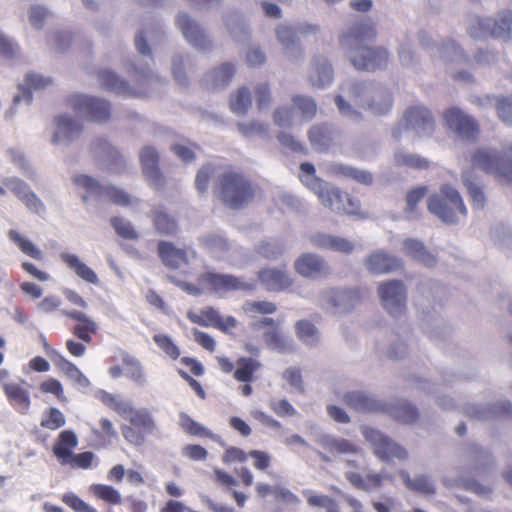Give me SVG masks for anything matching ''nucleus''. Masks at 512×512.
I'll list each match as a JSON object with an SVG mask.
<instances>
[{
    "instance_id": "obj_46",
    "label": "nucleus",
    "mask_w": 512,
    "mask_h": 512,
    "mask_svg": "<svg viewBox=\"0 0 512 512\" xmlns=\"http://www.w3.org/2000/svg\"><path fill=\"white\" fill-rule=\"evenodd\" d=\"M4 392L11 404L21 413L30 406V397L26 390L16 383L4 384Z\"/></svg>"
},
{
    "instance_id": "obj_33",
    "label": "nucleus",
    "mask_w": 512,
    "mask_h": 512,
    "mask_svg": "<svg viewBox=\"0 0 512 512\" xmlns=\"http://www.w3.org/2000/svg\"><path fill=\"white\" fill-rule=\"evenodd\" d=\"M200 243L214 257L219 259H230L234 251L231 243L220 234L210 233L204 235L200 238Z\"/></svg>"
},
{
    "instance_id": "obj_26",
    "label": "nucleus",
    "mask_w": 512,
    "mask_h": 512,
    "mask_svg": "<svg viewBox=\"0 0 512 512\" xmlns=\"http://www.w3.org/2000/svg\"><path fill=\"white\" fill-rule=\"evenodd\" d=\"M366 269L376 275L391 273L402 267L399 258L387 253L384 250L375 251L369 254L364 261Z\"/></svg>"
},
{
    "instance_id": "obj_54",
    "label": "nucleus",
    "mask_w": 512,
    "mask_h": 512,
    "mask_svg": "<svg viewBox=\"0 0 512 512\" xmlns=\"http://www.w3.org/2000/svg\"><path fill=\"white\" fill-rule=\"evenodd\" d=\"M128 421L132 426L141 430L146 435L152 433L155 428L153 417L146 408H137Z\"/></svg>"
},
{
    "instance_id": "obj_61",
    "label": "nucleus",
    "mask_w": 512,
    "mask_h": 512,
    "mask_svg": "<svg viewBox=\"0 0 512 512\" xmlns=\"http://www.w3.org/2000/svg\"><path fill=\"white\" fill-rule=\"evenodd\" d=\"M260 364L252 358H241L237 362L235 378L239 381L248 382L251 380L253 373L259 368Z\"/></svg>"
},
{
    "instance_id": "obj_17",
    "label": "nucleus",
    "mask_w": 512,
    "mask_h": 512,
    "mask_svg": "<svg viewBox=\"0 0 512 512\" xmlns=\"http://www.w3.org/2000/svg\"><path fill=\"white\" fill-rule=\"evenodd\" d=\"M202 287L207 288L219 295L228 292L252 290L254 285L244 281L241 278L230 274H220L215 272H205L199 278Z\"/></svg>"
},
{
    "instance_id": "obj_58",
    "label": "nucleus",
    "mask_w": 512,
    "mask_h": 512,
    "mask_svg": "<svg viewBox=\"0 0 512 512\" xmlns=\"http://www.w3.org/2000/svg\"><path fill=\"white\" fill-rule=\"evenodd\" d=\"M273 122L276 126L281 128H290L298 124V119L295 115V108L293 106L278 107L273 113Z\"/></svg>"
},
{
    "instance_id": "obj_3",
    "label": "nucleus",
    "mask_w": 512,
    "mask_h": 512,
    "mask_svg": "<svg viewBox=\"0 0 512 512\" xmlns=\"http://www.w3.org/2000/svg\"><path fill=\"white\" fill-rule=\"evenodd\" d=\"M219 194L227 207L240 209L253 200L254 188L242 174L228 171L219 180Z\"/></svg>"
},
{
    "instance_id": "obj_7",
    "label": "nucleus",
    "mask_w": 512,
    "mask_h": 512,
    "mask_svg": "<svg viewBox=\"0 0 512 512\" xmlns=\"http://www.w3.org/2000/svg\"><path fill=\"white\" fill-rule=\"evenodd\" d=\"M300 170L302 183L317 195L322 205L336 213H341L345 193H342L338 188L317 178L313 164L308 162L302 163Z\"/></svg>"
},
{
    "instance_id": "obj_36",
    "label": "nucleus",
    "mask_w": 512,
    "mask_h": 512,
    "mask_svg": "<svg viewBox=\"0 0 512 512\" xmlns=\"http://www.w3.org/2000/svg\"><path fill=\"white\" fill-rule=\"evenodd\" d=\"M294 330L297 339L307 348L314 349L321 344V334L311 321L306 319L297 321Z\"/></svg>"
},
{
    "instance_id": "obj_25",
    "label": "nucleus",
    "mask_w": 512,
    "mask_h": 512,
    "mask_svg": "<svg viewBox=\"0 0 512 512\" xmlns=\"http://www.w3.org/2000/svg\"><path fill=\"white\" fill-rule=\"evenodd\" d=\"M463 409L467 416L481 421L512 417V403L510 401L495 403L492 406L467 404Z\"/></svg>"
},
{
    "instance_id": "obj_19",
    "label": "nucleus",
    "mask_w": 512,
    "mask_h": 512,
    "mask_svg": "<svg viewBox=\"0 0 512 512\" xmlns=\"http://www.w3.org/2000/svg\"><path fill=\"white\" fill-rule=\"evenodd\" d=\"M71 106L77 114L95 122H104L110 117V104L102 98L77 94L72 97Z\"/></svg>"
},
{
    "instance_id": "obj_47",
    "label": "nucleus",
    "mask_w": 512,
    "mask_h": 512,
    "mask_svg": "<svg viewBox=\"0 0 512 512\" xmlns=\"http://www.w3.org/2000/svg\"><path fill=\"white\" fill-rule=\"evenodd\" d=\"M7 236L8 239L13 242L22 253L33 259L42 260V251L27 237L13 229L8 231Z\"/></svg>"
},
{
    "instance_id": "obj_1",
    "label": "nucleus",
    "mask_w": 512,
    "mask_h": 512,
    "mask_svg": "<svg viewBox=\"0 0 512 512\" xmlns=\"http://www.w3.org/2000/svg\"><path fill=\"white\" fill-rule=\"evenodd\" d=\"M374 37L373 28L366 24H356L341 35V48L355 69L376 71L387 67L389 51L384 47L368 45Z\"/></svg>"
},
{
    "instance_id": "obj_55",
    "label": "nucleus",
    "mask_w": 512,
    "mask_h": 512,
    "mask_svg": "<svg viewBox=\"0 0 512 512\" xmlns=\"http://www.w3.org/2000/svg\"><path fill=\"white\" fill-rule=\"evenodd\" d=\"M463 183L466 186L472 203L475 208L482 209L486 203V197L483 192V188L481 184L475 180L471 179V176L468 172H465L462 176Z\"/></svg>"
},
{
    "instance_id": "obj_23",
    "label": "nucleus",
    "mask_w": 512,
    "mask_h": 512,
    "mask_svg": "<svg viewBox=\"0 0 512 512\" xmlns=\"http://www.w3.org/2000/svg\"><path fill=\"white\" fill-rule=\"evenodd\" d=\"M54 86V80L50 76L39 73H28L24 80V85L20 86V92L13 98L15 105L22 101L30 105L33 100L32 91H44Z\"/></svg>"
},
{
    "instance_id": "obj_42",
    "label": "nucleus",
    "mask_w": 512,
    "mask_h": 512,
    "mask_svg": "<svg viewBox=\"0 0 512 512\" xmlns=\"http://www.w3.org/2000/svg\"><path fill=\"white\" fill-rule=\"evenodd\" d=\"M236 129L244 137L256 136L263 140L271 139L270 125L257 119L239 121L236 123Z\"/></svg>"
},
{
    "instance_id": "obj_53",
    "label": "nucleus",
    "mask_w": 512,
    "mask_h": 512,
    "mask_svg": "<svg viewBox=\"0 0 512 512\" xmlns=\"http://www.w3.org/2000/svg\"><path fill=\"white\" fill-rule=\"evenodd\" d=\"M187 61L188 57L180 53L174 54L171 60L172 76L174 80L183 87L189 84Z\"/></svg>"
},
{
    "instance_id": "obj_40",
    "label": "nucleus",
    "mask_w": 512,
    "mask_h": 512,
    "mask_svg": "<svg viewBox=\"0 0 512 512\" xmlns=\"http://www.w3.org/2000/svg\"><path fill=\"white\" fill-rule=\"evenodd\" d=\"M252 108V97L248 87L242 86L233 91L229 97V109L238 116H245Z\"/></svg>"
},
{
    "instance_id": "obj_14",
    "label": "nucleus",
    "mask_w": 512,
    "mask_h": 512,
    "mask_svg": "<svg viewBox=\"0 0 512 512\" xmlns=\"http://www.w3.org/2000/svg\"><path fill=\"white\" fill-rule=\"evenodd\" d=\"M475 167L494 175L505 182H512V162L505 159L494 149L481 147L472 155Z\"/></svg>"
},
{
    "instance_id": "obj_13",
    "label": "nucleus",
    "mask_w": 512,
    "mask_h": 512,
    "mask_svg": "<svg viewBox=\"0 0 512 512\" xmlns=\"http://www.w3.org/2000/svg\"><path fill=\"white\" fill-rule=\"evenodd\" d=\"M49 130L50 144L65 149L79 138L83 132V126L74 116L63 113L53 118Z\"/></svg>"
},
{
    "instance_id": "obj_59",
    "label": "nucleus",
    "mask_w": 512,
    "mask_h": 512,
    "mask_svg": "<svg viewBox=\"0 0 512 512\" xmlns=\"http://www.w3.org/2000/svg\"><path fill=\"white\" fill-rule=\"evenodd\" d=\"M154 225L161 234L173 235L178 231L176 221L163 210L155 211Z\"/></svg>"
},
{
    "instance_id": "obj_10",
    "label": "nucleus",
    "mask_w": 512,
    "mask_h": 512,
    "mask_svg": "<svg viewBox=\"0 0 512 512\" xmlns=\"http://www.w3.org/2000/svg\"><path fill=\"white\" fill-rule=\"evenodd\" d=\"M281 323L269 317L253 320L250 324L255 331H262L263 341L271 350L287 354L295 350L294 340L285 335L280 327Z\"/></svg>"
},
{
    "instance_id": "obj_62",
    "label": "nucleus",
    "mask_w": 512,
    "mask_h": 512,
    "mask_svg": "<svg viewBox=\"0 0 512 512\" xmlns=\"http://www.w3.org/2000/svg\"><path fill=\"white\" fill-rule=\"evenodd\" d=\"M391 414L399 421L410 423L417 418L416 408L407 401H398L391 410Z\"/></svg>"
},
{
    "instance_id": "obj_52",
    "label": "nucleus",
    "mask_w": 512,
    "mask_h": 512,
    "mask_svg": "<svg viewBox=\"0 0 512 512\" xmlns=\"http://www.w3.org/2000/svg\"><path fill=\"white\" fill-rule=\"evenodd\" d=\"M334 173L365 185L371 184L373 181V176L370 172L348 165L336 164L334 166Z\"/></svg>"
},
{
    "instance_id": "obj_31",
    "label": "nucleus",
    "mask_w": 512,
    "mask_h": 512,
    "mask_svg": "<svg viewBox=\"0 0 512 512\" xmlns=\"http://www.w3.org/2000/svg\"><path fill=\"white\" fill-rule=\"evenodd\" d=\"M261 285L268 291L280 292L292 284L290 276L285 270L266 268L258 273Z\"/></svg>"
},
{
    "instance_id": "obj_49",
    "label": "nucleus",
    "mask_w": 512,
    "mask_h": 512,
    "mask_svg": "<svg viewBox=\"0 0 512 512\" xmlns=\"http://www.w3.org/2000/svg\"><path fill=\"white\" fill-rule=\"evenodd\" d=\"M293 107L300 114L299 124L312 120L317 112V104L310 96L293 97Z\"/></svg>"
},
{
    "instance_id": "obj_6",
    "label": "nucleus",
    "mask_w": 512,
    "mask_h": 512,
    "mask_svg": "<svg viewBox=\"0 0 512 512\" xmlns=\"http://www.w3.org/2000/svg\"><path fill=\"white\" fill-rule=\"evenodd\" d=\"M300 170L302 183L317 195L322 205L336 213H341L345 193H342L338 188L317 178L313 164L308 162L302 163Z\"/></svg>"
},
{
    "instance_id": "obj_37",
    "label": "nucleus",
    "mask_w": 512,
    "mask_h": 512,
    "mask_svg": "<svg viewBox=\"0 0 512 512\" xmlns=\"http://www.w3.org/2000/svg\"><path fill=\"white\" fill-rule=\"evenodd\" d=\"M60 259L72 270L74 273L83 279L84 281L91 284H98L99 278L97 274L84 262L80 260V258L75 254H70L67 252H62L60 254Z\"/></svg>"
},
{
    "instance_id": "obj_35",
    "label": "nucleus",
    "mask_w": 512,
    "mask_h": 512,
    "mask_svg": "<svg viewBox=\"0 0 512 512\" xmlns=\"http://www.w3.org/2000/svg\"><path fill=\"white\" fill-rule=\"evenodd\" d=\"M121 361L124 365V375L136 386L145 387L148 384V377L145 373L144 366L139 359L127 352H123Z\"/></svg>"
},
{
    "instance_id": "obj_39",
    "label": "nucleus",
    "mask_w": 512,
    "mask_h": 512,
    "mask_svg": "<svg viewBox=\"0 0 512 512\" xmlns=\"http://www.w3.org/2000/svg\"><path fill=\"white\" fill-rule=\"evenodd\" d=\"M399 476L406 487L411 491L423 495H433L436 492L435 483L428 475H417L414 478H411L406 470H401L399 472Z\"/></svg>"
},
{
    "instance_id": "obj_48",
    "label": "nucleus",
    "mask_w": 512,
    "mask_h": 512,
    "mask_svg": "<svg viewBox=\"0 0 512 512\" xmlns=\"http://www.w3.org/2000/svg\"><path fill=\"white\" fill-rule=\"evenodd\" d=\"M227 30L237 42H245L249 38L250 28L247 22L239 15H231L225 20Z\"/></svg>"
},
{
    "instance_id": "obj_38",
    "label": "nucleus",
    "mask_w": 512,
    "mask_h": 512,
    "mask_svg": "<svg viewBox=\"0 0 512 512\" xmlns=\"http://www.w3.org/2000/svg\"><path fill=\"white\" fill-rule=\"evenodd\" d=\"M309 81L311 85L316 88H325L332 84L333 70L326 59L321 58L313 63Z\"/></svg>"
},
{
    "instance_id": "obj_27",
    "label": "nucleus",
    "mask_w": 512,
    "mask_h": 512,
    "mask_svg": "<svg viewBox=\"0 0 512 512\" xmlns=\"http://www.w3.org/2000/svg\"><path fill=\"white\" fill-rule=\"evenodd\" d=\"M309 241L312 246L318 249L331 250L339 253H350L355 248V244L351 240L324 232L312 234L309 237Z\"/></svg>"
},
{
    "instance_id": "obj_12",
    "label": "nucleus",
    "mask_w": 512,
    "mask_h": 512,
    "mask_svg": "<svg viewBox=\"0 0 512 512\" xmlns=\"http://www.w3.org/2000/svg\"><path fill=\"white\" fill-rule=\"evenodd\" d=\"M360 299L358 290L326 288L320 292L318 303L326 311L339 315L351 311L360 302Z\"/></svg>"
},
{
    "instance_id": "obj_4",
    "label": "nucleus",
    "mask_w": 512,
    "mask_h": 512,
    "mask_svg": "<svg viewBox=\"0 0 512 512\" xmlns=\"http://www.w3.org/2000/svg\"><path fill=\"white\" fill-rule=\"evenodd\" d=\"M428 210L450 224L458 222L460 215L467 214L459 192L450 185H443L439 193L429 198Z\"/></svg>"
},
{
    "instance_id": "obj_22",
    "label": "nucleus",
    "mask_w": 512,
    "mask_h": 512,
    "mask_svg": "<svg viewBox=\"0 0 512 512\" xmlns=\"http://www.w3.org/2000/svg\"><path fill=\"white\" fill-rule=\"evenodd\" d=\"M298 274L305 278L318 279L330 273V267L323 257L314 253H303L294 262Z\"/></svg>"
},
{
    "instance_id": "obj_45",
    "label": "nucleus",
    "mask_w": 512,
    "mask_h": 512,
    "mask_svg": "<svg viewBox=\"0 0 512 512\" xmlns=\"http://www.w3.org/2000/svg\"><path fill=\"white\" fill-rule=\"evenodd\" d=\"M344 402L359 412H370L377 409L376 401L361 391H351L344 395Z\"/></svg>"
},
{
    "instance_id": "obj_21",
    "label": "nucleus",
    "mask_w": 512,
    "mask_h": 512,
    "mask_svg": "<svg viewBox=\"0 0 512 512\" xmlns=\"http://www.w3.org/2000/svg\"><path fill=\"white\" fill-rule=\"evenodd\" d=\"M317 443L329 452H336L343 455L348 466L354 468L360 467V463L356 458L361 456L362 450L351 441L329 435H320L317 438Z\"/></svg>"
},
{
    "instance_id": "obj_29",
    "label": "nucleus",
    "mask_w": 512,
    "mask_h": 512,
    "mask_svg": "<svg viewBox=\"0 0 512 512\" xmlns=\"http://www.w3.org/2000/svg\"><path fill=\"white\" fill-rule=\"evenodd\" d=\"M158 253L163 263L171 268H179L188 264L194 257V251L177 248L174 244L166 241H161L158 244Z\"/></svg>"
},
{
    "instance_id": "obj_2",
    "label": "nucleus",
    "mask_w": 512,
    "mask_h": 512,
    "mask_svg": "<svg viewBox=\"0 0 512 512\" xmlns=\"http://www.w3.org/2000/svg\"><path fill=\"white\" fill-rule=\"evenodd\" d=\"M341 89L355 104L372 115L383 116L392 110V93L381 83L348 81Z\"/></svg>"
},
{
    "instance_id": "obj_8",
    "label": "nucleus",
    "mask_w": 512,
    "mask_h": 512,
    "mask_svg": "<svg viewBox=\"0 0 512 512\" xmlns=\"http://www.w3.org/2000/svg\"><path fill=\"white\" fill-rule=\"evenodd\" d=\"M72 180L78 188L86 191V194L83 195L84 201L87 200L89 195L100 199H107L120 206H133L138 202L137 199L132 198L125 191L114 186L104 187L96 179L88 175L76 174Z\"/></svg>"
},
{
    "instance_id": "obj_34",
    "label": "nucleus",
    "mask_w": 512,
    "mask_h": 512,
    "mask_svg": "<svg viewBox=\"0 0 512 512\" xmlns=\"http://www.w3.org/2000/svg\"><path fill=\"white\" fill-rule=\"evenodd\" d=\"M235 75L233 63H223L205 74L203 83L208 88L226 87L230 84Z\"/></svg>"
},
{
    "instance_id": "obj_24",
    "label": "nucleus",
    "mask_w": 512,
    "mask_h": 512,
    "mask_svg": "<svg viewBox=\"0 0 512 512\" xmlns=\"http://www.w3.org/2000/svg\"><path fill=\"white\" fill-rule=\"evenodd\" d=\"M419 40L422 46L431 51V56L433 57L437 55L447 61L456 63H461L465 60L462 49L453 40H447L441 46H437L425 32L419 34Z\"/></svg>"
},
{
    "instance_id": "obj_9",
    "label": "nucleus",
    "mask_w": 512,
    "mask_h": 512,
    "mask_svg": "<svg viewBox=\"0 0 512 512\" xmlns=\"http://www.w3.org/2000/svg\"><path fill=\"white\" fill-rule=\"evenodd\" d=\"M512 33V11H504L497 18L476 17L469 26V34L475 39L493 36L507 40Z\"/></svg>"
},
{
    "instance_id": "obj_16",
    "label": "nucleus",
    "mask_w": 512,
    "mask_h": 512,
    "mask_svg": "<svg viewBox=\"0 0 512 512\" xmlns=\"http://www.w3.org/2000/svg\"><path fill=\"white\" fill-rule=\"evenodd\" d=\"M443 117L447 128L458 138L466 141H474L477 138L479 128L476 120L460 108L447 109Z\"/></svg>"
},
{
    "instance_id": "obj_32",
    "label": "nucleus",
    "mask_w": 512,
    "mask_h": 512,
    "mask_svg": "<svg viewBox=\"0 0 512 512\" xmlns=\"http://www.w3.org/2000/svg\"><path fill=\"white\" fill-rule=\"evenodd\" d=\"M376 349L391 360L404 358L408 353V345L398 334H391L376 341Z\"/></svg>"
},
{
    "instance_id": "obj_15",
    "label": "nucleus",
    "mask_w": 512,
    "mask_h": 512,
    "mask_svg": "<svg viewBox=\"0 0 512 512\" xmlns=\"http://www.w3.org/2000/svg\"><path fill=\"white\" fill-rule=\"evenodd\" d=\"M378 296L384 309L393 317L404 314L407 303V289L400 280L383 281L378 286Z\"/></svg>"
},
{
    "instance_id": "obj_5",
    "label": "nucleus",
    "mask_w": 512,
    "mask_h": 512,
    "mask_svg": "<svg viewBox=\"0 0 512 512\" xmlns=\"http://www.w3.org/2000/svg\"><path fill=\"white\" fill-rule=\"evenodd\" d=\"M435 128L431 112L424 106H412L405 110L403 117L392 129V137L401 139L405 133L416 137H430Z\"/></svg>"
},
{
    "instance_id": "obj_44",
    "label": "nucleus",
    "mask_w": 512,
    "mask_h": 512,
    "mask_svg": "<svg viewBox=\"0 0 512 512\" xmlns=\"http://www.w3.org/2000/svg\"><path fill=\"white\" fill-rule=\"evenodd\" d=\"M333 139V130L329 125H314L309 131L311 145L318 151H326Z\"/></svg>"
},
{
    "instance_id": "obj_30",
    "label": "nucleus",
    "mask_w": 512,
    "mask_h": 512,
    "mask_svg": "<svg viewBox=\"0 0 512 512\" xmlns=\"http://www.w3.org/2000/svg\"><path fill=\"white\" fill-rule=\"evenodd\" d=\"M98 78L103 87L119 95L139 96L145 93L144 90L132 87L116 73L107 69L100 71Z\"/></svg>"
},
{
    "instance_id": "obj_43",
    "label": "nucleus",
    "mask_w": 512,
    "mask_h": 512,
    "mask_svg": "<svg viewBox=\"0 0 512 512\" xmlns=\"http://www.w3.org/2000/svg\"><path fill=\"white\" fill-rule=\"evenodd\" d=\"M465 456L470 461L473 469L478 473L484 472L493 464V457L488 450H484L476 444H471L465 449Z\"/></svg>"
},
{
    "instance_id": "obj_57",
    "label": "nucleus",
    "mask_w": 512,
    "mask_h": 512,
    "mask_svg": "<svg viewBox=\"0 0 512 512\" xmlns=\"http://www.w3.org/2000/svg\"><path fill=\"white\" fill-rule=\"evenodd\" d=\"M427 193L425 186L416 187L410 190L406 196L405 216L409 219L417 218L419 213L417 204L424 198Z\"/></svg>"
},
{
    "instance_id": "obj_28",
    "label": "nucleus",
    "mask_w": 512,
    "mask_h": 512,
    "mask_svg": "<svg viewBox=\"0 0 512 512\" xmlns=\"http://www.w3.org/2000/svg\"><path fill=\"white\" fill-rule=\"evenodd\" d=\"M140 162L144 175L155 186L163 184V175L159 168V153L152 146H145L140 152Z\"/></svg>"
},
{
    "instance_id": "obj_41",
    "label": "nucleus",
    "mask_w": 512,
    "mask_h": 512,
    "mask_svg": "<svg viewBox=\"0 0 512 512\" xmlns=\"http://www.w3.org/2000/svg\"><path fill=\"white\" fill-rule=\"evenodd\" d=\"M403 251L406 255L426 266L435 264L434 256L426 249L425 245L420 240L406 238L403 241Z\"/></svg>"
},
{
    "instance_id": "obj_63",
    "label": "nucleus",
    "mask_w": 512,
    "mask_h": 512,
    "mask_svg": "<svg viewBox=\"0 0 512 512\" xmlns=\"http://www.w3.org/2000/svg\"><path fill=\"white\" fill-rule=\"evenodd\" d=\"M90 492L93 493L96 497L109 502L111 504H120L121 503V495L112 486L103 485V484H92L90 486Z\"/></svg>"
},
{
    "instance_id": "obj_60",
    "label": "nucleus",
    "mask_w": 512,
    "mask_h": 512,
    "mask_svg": "<svg viewBox=\"0 0 512 512\" xmlns=\"http://www.w3.org/2000/svg\"><path fill=\"white\" fill-rule=\"evenodd\" d=\"M277 41L284 47L285 50H291L297 44V31L292 26L280 24L275 29Z\"/></svg>"
},
{
    "instance_id": "obj_11",
    "label": "nucleus",
    "mask_w": 512,
    "mask_h": 512,
    "mask_svg": "<svg viewBox=\"0 0 512 512\" xmlns=\"http://www.w3.org/2000/svg\"><path fill=\"white\" fill-rule=\"evenodd\" d=\"M134 43L137 52L143 57V60L130 61V68L128 70L129 74L140 86L149 85L155 81H159V76L154 72L151 66V63L153 62V55L143 32H139L135 36Z\"/></svg>"
},
{
    "instance_id": "obj_56",
    "label": "nucleus",
    "mask_w": 512,
    "mask_h": 512,
    "mask_svg": "<svg viewBox=\"0 0 512 512\" xmlns=\"http://www.w3.org/2000/svg\"><path fill=\"white\" fill-rule=\"evenodd\" d=\"M285 250L284 244L277 239L260 241L256 246L259 255L267 259H277Z\"/></svg>"
},
{
    "instance_id": "obj_18",
    "label": "nucleus",
    "mask_w": 512,
    "mask_h": 512,
    "mask_svg": "<svg viewBox=\"0 0 512 512\" xmlns=\"http://www.w3.org/2000/svg\"><path fill=\"white\" fill-rule=\"evenodd\" d=\"M364 436L373 447L374 454L383 461H389L393 458L404 460L408 456L405 448L395 443L379 430L364 428Z\"/></svg>"
},
{
    "instance_id": "obj_64",
    "label": "nucleus",
    "mask_w": 512,
    "mask_h": 512,
    "mask_svg": "<svg viewBox=\"0 0 512 512\" xmlns=\"http://www.w3.org/2000/svg\"><path fill=\"white\" fill-rule=\"evenodd\" d=\"M153 341L171 359L175 360L179 357L180 349L169 335L155 334Z\"/></svg>"
},
{
    "instance_id": "obj_50",
    "label": "nucleus",
    "mask_w": 512,
    "mask_h": 512,
    "mask_svg": "<svg viewBox=\"0 0 512 512\" xmlns=\"http://www.w3.org/2000/svg\"><path fill=\"white\" fill-rule=\"evenodd\" d=\"M394 162L398 166H405L414 169H424L429 166V161L427 159L404 149H397L395 151Z\"/></svg>"
},
{
    "instance_id": "obj_20",
    "label": "nucleus",
    "mask_w": 512,
    "mask_h": 512,
    "mask_svg": "<svg viewBox=\"0 0 512 512\" xmlns=\"http://www.w3.org/2000/svg\"><path fill=\"white\" fill-rule=\"evenodd\" d=\"M175 24L181 31L184 39L195 49L206 52L212 48L210 37L201 28L199 23L187 13H178L175 18Z\"/></svg>"
},
{
    "instance_id": "obj_51",
    "label": "nucleus",
    "mask_w": 512,
    "mask_h": 512,
    "mask_svg": "<svg viewBox=\"0 0 512 512\" xmlns=\"http://www.w3.org/2000/svg\"><path fill=\"white\" fill-rule=\"evenodd\" d=\"M179 425L181 429L189 435L198 437H209L212 439L216 438V436H214L210 430H208L202 424L193 420L188 414L184 412H181L179 414Z\"/></svg>"
}]
</instances>
